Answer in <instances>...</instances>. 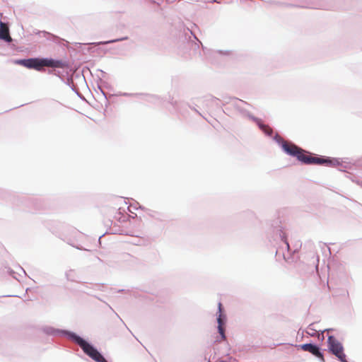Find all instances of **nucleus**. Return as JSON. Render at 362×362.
Listing matches in <instances>:
<instances>
[{
  "mask_svg": "<svg viewBox=\"0 0 362 362\" xmlns=\"http://www.w3.org/2000/svg\"><path fill=\"white\" fill-rule=\"evenodd\" d=\"M75 342L78 344L83 351L97 362H107L104 357L90 344L78 336L73 337Z\"/></svg>",
  "mask_w": 362,
  "mask_h": 362,
  "instance_id": "nucleus-3",
  "label": "nucleus"
},
{
  "mask_svg": "<svg viewBox=\"0 0 362 362\" xmlns=\"http://www.w3.org/2000/svg\"><path fill=\"white\" fill-rule=\"evenodd\" d=\"M0 39L4 40L7 42L11 41V37L8 33V28L6 23L2 22H0Z\"/></svg>",
  "mask_w": 362,
  "mask_h": 362,
  "instance_id": "nucleus-6",
  "label": "nucleus"
},
{
  "mask_svg": "<svg viewBox=\"0 0 362 362\" xmlns=\"http://www.w3.org/2000/svg\"><path fill=\"white\" fill-rule=\"evenodd\" d=\"M218 313H219V315L217 318V321H218V326H223L224 325L223 320L225 319L226 317L223 314L222 304L221 302L218 303Z\"/></svg>",
  "mask_w": 362,
  "mask_h": 362,
  "instance_id": "nucleus-7",
  "label": "nucleus"
},
{
  "mask_svg": "<svg viewBox=\"0 0 362 362\" xmlns=\"http://www.w3.org/2000/svg\"><path fill=\"white\" fill-rule=\"evenodd\" d=\"M16 64L23 66L28 69H33L37 71L42 70L44 66L52 68H63L64 64L62 61L52 59L30 58L27 59H19Z\"/></svg>",
  "mask_w": 362,
  "mask_h": 362,
  "instance_id": "nucleus-2",
  "label": "nucleus"
},
{
  "mask_svg": "<svg viewBox=\"0 0 362 362\" xmlns=\"http://www.w3.org/2000/svg\"><path fill=\"white\" fill-rule=\"evenodd\" d=\"M282 148L288 155L296 157L298 160L308 165L315 164L331 166L334 165L337 162L335 160L331 158L313 156L311 153L287 141H283Z\"/></svg>",
  "mask_w": 362,
  "mask_h": 362,
  "instance_id": "nucleus-1",
  "label": "nucleus"
},
{
  "mask_svg": "<svg viewBox=\"0 0 362 362\" xmlns=\"http://www.w3.org/2000/svg\"><path fill=\"white\" fill-rule=\"evenodd\" d=\"M284 243L286 245V247H287L288 250H289V244H288V243L286 239L284 240Z\"/></svg>",
  "mask_w": 362,
  "mask_h": 362,
  "instance_id": "nucleus-10",
  "label": "nucleus"
},
{
  "mask_svg": "<svg viewBox=\"0 0 362 362\" xmlns=\"http://www.w3.org/2000/svg\"><path fill=\"white\" fill-rule=\"evenodd\" d=\"M259 127L266 134L269 136H271L272 134V129L268 125L259 124Z\"/></svg>",
  "mask_w": 362,
  "mask_h": 362,
  "instance_id": "nucleus-8",
  "label": "nucleus"
},
{
  "mask_svg": "<svg viewBox=\"0 0 362 362\" xmlns=\"http://www.w3.org/2000/svg\"><path fill=\"white\" fill-rule=\"evenodd\" d=\"M300 346L302 350L310 352L316 357L320 358L322 361H325L323 355L320 352V349L317 346L312 344H304L300 345Z\"/></svg>",
  "mask_w": 362,
  "mask_h": 362,
  "instance_id": "nucleus-5",
  "label": "nucleus"
},
{
  "mask_svg": "<svg viewBox=\"0 0 362 362\" xmlns=\"http://www.w3.org/2000/svg\"><path fill=\"white\" fill-rule=\"evenodd\" d=\"M328 346L330 351L335 355L341 362H347L346 355L344 353L342 344L333 336L327 339Z\"/></svg>",
  "mask_w": 362,
  "mask_h": 362,
  "instance_id": "nucleus-4",
  "label": "nucleus"
},
{
  "mask_svg": "<svg viewBox=\"0 0 362 362\" xmlns=\"http://www.w3.org/2000/svg\"><path fill=\"white\" fill-rule=\"evenodd\" d=\"M218 332L221 335V341H224L226 339L225 335V329L223 326H218Z\"/></svg>",
  "mask_w": 362,
  "mask_h": 362,
  "instance_id": "nucleus-9",
  "label": "nucleus"
}]
</instances>
